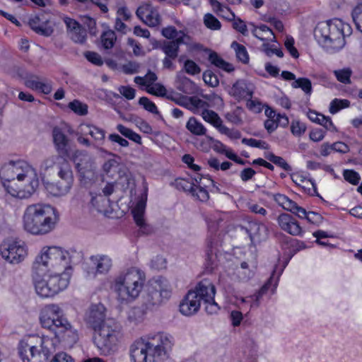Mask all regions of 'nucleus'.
I'll use <instances>...</instances> for the list:
<instances>
[{"mask_svg":"<svg viewBox=\"0 0 362 362\" xmlns=\"http://www.w3.org/2000/svg\"><path fill=\"white\" fill-rule=\"evenodd\" d=\"M173 337L165 332L151 334L130 346L132 362H165L173 346Z\"/></svg>","mask_w":362,"mask_h":362,"instance_id":"nucleus-1","label":"nucleus"},{"mask_svg":"<svg viewBox=\"0 0 362 362\" xmlns=\"http://www.w3.org/2000/svg\"><path fill=\"white\" fill-rule=\"evenodd\" d=\"M22 218L23 229L27 233L43 235L54 229L59 221V214L50 204L36 203L25 208Z\"/></svg>","mask_w":362,"mask_h":362,"instance_id":"nucleus-2","label":"nucleus"},{"mask_svg":"<svg viewBox=\"0 0 362 362\" xmlns=\"http://www.w3.org/2000/svg\"><path fill=\"white\" fill-rule=\"evenodd\" d=\"M40 322L43 328L52 331L58 341L65 346H71L77 342L78 331L71 325L58 305H45L40 312Z\"/></svg>","mask_w":362,"mask_h":362,"instance_id":"nucleus-3","label":"nucleus"},{"mask_svg":"<svg viewBox=\"0 0 362 362\" xmlns=\"http://www.w3.org/2000/svg\"><path fill=\"white\" fill-rule=\"evenodd\" d=\"M81 254L76 250H66L57 246H45L36 256L32 269L49 272H62L71 269V265L81 259Z\"/></svg>","mask_w":362,"mask_h":362,"instance_id":"nucleus-4","label":"nucleus"},{"mask_svg":"<svg viewBox=\"0 0 362 362\" xmlns=\"http://www.w3.org/2000/svg\"><path fill=\"white\" fill-rule=\"evenodd\" d=\"M351 26L338 18L320 22L314 30V37L327 52L335 53L345 45V37L351 34Z\"/></svg>","mask_w":362,"mask_h":362,"instance_id":"nucleus-5","label":"nucleus"},{"mask_svg":"<svg viewBox=\"0 0 362 362\" xmlns=\"http://www.w3.org/2000/svg\"><path fill=\"white\" fill-rule=\"evenodd\" d=\"M146 281L144 272L132 267L121 272L112 283V289L121 303H131L136 299L143 290Z\"/></svg>","mask_w":362,"mask_h":362,"instance_id":"nucleus-6","label":"nucleus"},{"mask_svg":"<svg viewBox=\"0 0 362 362\" xmlns=\"http://www.w3.org/2000/svg\"><path fill=\"white\" fill-rule=\"evenodd\" d=\"M17 182L28 181L29 184L18 186L17 182L4 184L6 192L13 197L27 199L31 197L39 185V179L36 170L25 160L14 161Z\"/></svg>","mask_w":362,"mask_h":362,"instance_id":"nucleus-7","label":"nucleus"},{"mask_svg":"<svg viewBox=\"0 0 362 362\" xmlns=\"http://www.w3.org/2000/svg\"><path fill=\"white\" fill-rule=\"evenodd\" d=\"M48 337L28 336L20 341L18 353L22 362H47L52 354Z\"/></svg>","mask_w":362,"mask_h":362,"instance_id":"nucleus-8","label":"nucleus"},{"mask_svg":"<svg viewBox=\"0 0 362 362\" xmlns=\"http://www.w3.org/2000/svg\"><path fill=\"white\" fill-rule=\"evenodd\" d=\"M122 337L120 325L112 318H108L102 327L94 331L93 341L100 354L105 356L115 351Z\"/></svg>","mask_w":362,"mask_h":362,"instance_id":"nucleus-9","label":"nucleus"},{"mask_svg":"<svg viewBox=\"0 0 362 362\" xmlns=\"http://www.w3.org/2000/svg\"><path fill=\"white\" fill-rule=\"evenodd\" d=\"M59 180L57 182L44 181L43 185L47 192L54 197L67 194L74 184V174L70 163L62 164L57 172Z\"/></svg>","mask_w":362,"mask_h":362,"instance_id":"nucleus-10","label":"nucleus"},{"mask_svg":"<svg viewBox=\"0 0 362 362\" xmlns=\"http://www.w3.org/2000/svg\"><path fill=\"white\" fill-rule=\"evenodd\" d=\"M0 255L6 262L16 264L25 259L28 250L25 244L21 240H7L1 244Z\"/></svg>","mask_w":362,"mask_h":362,"instance_id":"nucleus-11","label":"nucleus"},{"mask_svg":"<svg viewBox=\"0 0 362 362\" xmlns=\"http://www.w3.org/2000/svg\"><path fill=\"white\" fill-rule=\"evenodd\" d=\"M171 293L172 288L169 281L165 278L159 277L153 282L149 291V303L153 305H158L168 300Z\"/></svg>","mask_w":362,"mask_h":362,"instance_id":"nucleus-12","label":"nucleus"},{"mask_svg":"<svg viewBox=\"0 0 362 362\" xmlns=\"http://www.w3.org/2000/svg\"><path fill=\"white\" fill-rule=\"evenodd\" d=\"M136 16L149 27H156L161 23V17L156 7L150 3L140 5L136 11Z\"/></svg>","mask_w":362,"mask_h":362,"instance_id":"nucleus-13","label":"nucleus"},{"mask_svg":"<svg viewBox=\"0 0 362 362\" xmlns=\"http://www.w3.org/2000/svg\"><path fill=\"white\" fill-rule=\"evenodd\" d=\"M90 268L87 271L88 276L95 277L98 274H107L112 265V259L106 255H92L89 258Z\"/></svg>","mask_w":362,"mask_h":362,"instance_id":"nucleus-14","label":"nucleus"},{"mask_svg":"<svg viewBox=\"0 0 362 362\" xmlns=\"http://www.w3.org/2000/svg\"><path fill=\"white\" fill-rule=\"evenodd\" d=\"M79 156H88L87 153L76 150L72 156V160L76 163V167L79 173L81 183L85 187H89L95 181L97 175L90 165V168L86 169L83 164L78 162V158Z\"/></svg>","mask_w":362,"mask_h":362,"instance_id":"nucleus-15","label":"nucleus"},{"mask_svg":"<svg viewBox=\"0 0 362 362\" xmlns=\"http://www.w3.org/2000/svg\"><path fill=\"white\" fill-rule=\"evenodd\" d=\"M105 311V306L101 303L92 305L90 307L86 316V321L94 331L102 327L108 319L106 318Z\"/></svg>","mask_w":362,"mask_h":362,"instance_id":"nucleus-16","label":"nucleus"},{"mask_svg":"<svg viewBox=\"0 0 362 362\" xmlns=\"http://www.w3.org/2000/svg\"><path fill=\"white\" fill-rule=\"evenodd\" d=\"M49 272L33 269V281L36 293L42 298L52 297Z\"/></svg>","mask_w":362,"mask_h":362,"instance_id":"nucleus-17","label":"nucleus"},{"mask_svg":"<svg viewBox=\"0 0 362 362\" xmlns=\"http://www.w3.org/2000/svg\"><path fill=\"white\" fill-rule=\"evenodd\" d=\"M71 274V269H66L58 273L54 271H52L48 273L50 281L49 286L52 290V297L68 286Z\"/></svg>","mask_w":362,"mask_h":362,"instance_id":"nucleus-18","label":"nucleus"},{"mask_svg":"<svg viewBox=\"0 0 362 362\" xmlns=\"http://www.w3.org/2000/svg\"><path fill=\"white\" fill-rule=\"evenodd\" d=\"M242 231L247 233L252 243H256L264 240L267 233L265 225L255 221H247L240 226Z\"/></svg>","mask_w":362,"mask_h":362,"instance_id":"nucleus-19","label":"nucleus"},{"mask_svg":"<svg viewBox=\"0 0 362 362\" xmlns=\"http://www.w3.org/2000/svg\"><path fill=\"white\" fill-rule=\"evenodd\" d=\"M52 138L57 152L63 156H69L71 140L63 130L59 127H54L52 130Z\"/></svg>","mask_w":362,"mask_h":362,"instance_id":"nucleus-20","label":"nucleus"},{"mask_svg":"<svg viewBox=\"0 0 362 362\" xmlns=\"http://www.w3.org/2000/svg\"><path fill=\"white\" fill-rule=\"evenodd\" d=\"M201 305V300L196 296L194 292L190 290L185 295L180 303V312L185 316H191L196 314Z\"/></svg>","mask_w":362,"mask_h":362,"instance_id":"nucleus-21","label":"nucleus"},{"mask_svg":"<svg viewBox=\"0 0 362 362\" xmlns=\"http://www.w3.org/2000/svg\"><path fill=\"white\" fill-rule=\"evenodd\" d=\"M279 227L285 232L294 235H301L303 229L298 222L288 214H281L277 218Z\"/></svg>","mask_w":362,"mask_h":362,"instance_id":"nucleus-22","label":"nucleus"},{"mask_svg":"<svg viewBox=\"0 0 362 362\" xmlns=\"http://www.w3.org/2000/svg\"><path fill=\"white\" fill-rule=\"evenodd\" d=\"M191 292H194L196 296L202 301H211L214 298L216 293V288L213 283L204 279L200 281L194 287V289L190 290Z\"/></svg>","mask_w":362,"mask_h":362,"instance_id":"nucleus-23","label":"nucleus"},{"mask_svg":"<svg viewBox=\"0 0 362 362\" xmlns=\"http://www.w3.org/2000/svg\"><path fill=\"white\" fill-rule=\"evenodd\" d=\"M229 93L238 100L252 98V86L245 80H238L233 85Z\"/></svg>","mask_w":362,"mask_h":362,"instance_id":"nucleus-24","label":"nucleus"},{"mask_svg":"<svg viewBox=\"0 0 362 362\" xmlns=\"http://www.w3.org/2000/svg\"><path fill=\"white\" fill-rule=\"evenodd\" d=\"M81 132L84 134L90 135L98 145L103 144L105 139V131L90 124H81Z\"/></svg>","mask_w":362,"mask_h":362,"instance_id":"nucleus-25","label":"nucleus"},{"mask_svg":"<svg viewBox=\"0 0 362 362\" xmlns=\"http://www.w3.org/2000/svg\"><path fill=\"white\" fill-rule=\"evenodd\" d=\"M64 163H69L66 158L61 155H52L45 158L40 164V170L47 172L54 167H57L58 170H60L62 164Z\"/></svg>","mask_w":362,"mask_h":362,"instance_id":"nucleus-26","label":"nucleus"},{"mask_svg":"<svg viewBox=\"0 0 362 362\" xmlns=\"http://www.w3.org/2000/svg\"><path fill=\"white\" fill-rule=\"evenodd\" d=\"M0 178L9 184L16 182L14 161H9L2 165L0 170Z\"/></svg>","mask_w":362,"mask_h":362,"instance_id":"nucleus-27","label":"nucleus"},{"mask_svg":"<svg viewBox=\"0 0 362 362\" xmlns=\"http://www.w3.org/2000/svg\"><path fill=\"white\" fill-rule=\"evenodd\" d=\"M29 25L36 33L46 37L50 36L53 33V29L51 27L40 23V18L38 16L30 19Z\"/></svg>","mask_w":362,"mask_h":362,"instance_id":"nucleus-28","label":"nucleus"},{"mask_svg":"<svg viewBox=\"0 0 362 362\" xmlns=\"http://www.w3.org/2000/svg\"><path fill=\"white\" fill-rule=\"evenodd\" d=\"M263 193L267 197L272 198L280 206L285 210L290 211L295 206V202L290 199L288 197L282 194H273L269 192L264 191Z\"/></svg>","mask_w":362,"mask_h":362,"instance_id":"nucleus-29","label":"nucleus"},{"mask_svg":"<svg viewBox=\"0 0 362 362\" xmlns=\"http://www.w3.org/2000/svg\"><path fill=\"white\" fill-rule=\"evenodd\" d=\"M185 127L192 134L195 136H205L207 132L203 124L194 117H189Z\"/></svg>","mask_w":362,"mask_h":362,"instance_id":"nucleus-30","label":"nucleus"},{"mask_svg":"<svg viewBox=\"0 0 362 362\" xmlns=\"http://www.w3.org/2000/svg\"><path fill=\"white\" fill-rule=\"evenodd\" d=\"M200 115L205 122L213 125L218 131L223 124L221 118L214 110L204 109Z\"/></svg>","mask_w":362,"mask_h":362,"instance_id":"nucleus-31","label":"nucleus"},{"mask_svg":"<svg viewBox=\"0 0 362 362\" xmlns=\"http://www.w3.org/2000/svg\"><path fill=\"white\" fill-rule=\"evenodd\" d=\"M209 2L211 6L213 7L214 11L223 18H225L228 21L234 19L235 13L232 12L229 8L223 6L217 0H209Z\"/></svg>","mask_w":362,"mask_h":362,"instance_id":"nucleus-32","label":"nucleus"},{"mask_svg":"<svg viewBox=\"0 0 362 362\" xmlns=\"http://www.w3.org/2000/svg\"><path fill=\"white\" fill-rule=\"evenodd\" d=\"M209 60L212 64H214L216 67L221 69L227 72H230L234 70V68L231 64H229L224 61L216 52H212L209 54Z\"/></svg>","mask_w":362,"mask_h":362,"instance_id":"nucleus-33","label":"nucleus"},{"mask_svg":"<svg viewBox=\"0 0 362 362\" xmlns=\"http://www.w3.org/2000/svg\"><path fill=\"white\" fill-rule=\"evenodd\" d=\"M272 281V277L269 279L267 283H266L256 293L250 296V308H257L260 305V300L262 296L267 291Z\"/></svg>","mask_w":362,"mask_h":362,"instance_id":"nucleus-34","label":"nucleus"},{"mask_svg":"<svg viewBox=\"0 0 362 362\" xmlns=\"http://www.w3.org/2000/svg\"><path fill=\"white\" fill-rule=\"evenodd\" d=\"M146 208V201L141 199L139 200L134 208L132 210V213L134 217V220L136 224H141L144 221V215Z\"/></svg>","mask_w":362,"mask_h":362,"instance_id":"nucleus-35","label":"nucleus"},{"mask_svg":"<svg viewBox=\"0 0 362 362\" xmlns=\"http://www.w3.org/2000/svg\"><path fill=\"white\" fill-rule=\"evenodd\" d=\"M103 47L109 49L113 47L116 40V34L112 30H107L103 33L100 37Z\"/></svg>","mask_w":362,"mask_h":362,"instance_id":"nucleus-36","label":"nucleus"},{"mask_svg":"<svg viewBox=\"0 0 362 362\" xmlns=\"http://www.w3.org/2000/svg\"><path fill=\"white\" fill-rule=\"evenodd\" d=\"M265 157L270 162L284 169L285 171L291 172L292 170L291 166L282 157L276 156L272 152L266 153Z\"/></svg>","mask_w":362,"mask_h":362,"instance_id":"nucleus-37","label":"nucleus"},{"mask_svg":"<svg viewBox=\"0 0 362 362\" xmlns=\"http://www.w3.org/2000/svg\"><path fill=\"white\" fill-rule=\"evenodd\" d=\"M160 49L164 52L165 56L173 59H176L178 56V47L170 41H164L160 47Z\"/></svg>","mask_w":362,"mask_h":362,"instance_id":"nucleus-38","label":"nucleus"},{"mask_svg":"<svg viewBox=\"0 0 362 362\" xmlns=\"http://www.w3.org/2000/svg\"><path fill=\"white\" fill-rule=\"evenodd\" d=\"M294 88H301L306 95H310L312 93V83L310 79L307 78H299L295 80L292 83Z\"/></svg>","mask_w":362,"mask_h":362,"instance_id":"nucleus-39","label":"nucleus"},{"mask_svg":"<svg viewBox=\"0 0 362 362\" xmlns=\"http://www.w3.org/2000/svg\"><path fill=\"white\" fill-rule=\"evenodd\" d=\"M187 105L186 107L192 110L194 113H197L198 109L203 108L204 110L207 106V103L201 100L197 97L187 98Z\"/></svg>","mask_w":362,"mask_h":362,"instance_id":"nucleus-40","label":"nucleus"},{"mask_svg":"<svg viewBox=\"0 0 362 362\" xmlns=\"http://www.w3.org/2000/svg\"><path fill=\"white\" fill-rule=\"evenodd\" d=\"M231 47L235 51L236 57L240 61L244 64L248 62L249 56L246 48L243 45L238 43L237 42H233Z\"/></svg>","mask_w":362,"mask_h":362,"instance_id":"nucleus-41","label":"nucleus"},{"mask_svg":"<svg viewBox=\"0 0 362 362\" xmlns=\"http://www.w3.org/2000/svg\"><path fill=\"white\" fill-rule=\"evenodd\" d=\"M214 243L211 239L207 240V250L206 251V266L209 269H212L216 264V255L213 250Z\"/></svg>","mask_w":362,"mask_h":362,"instance_id":"nucleus-42","label":"nucleus"},{"mask_svg":"<svg viewBox=\"0 0 362 362\" xmlns=\"http://www.w3.org/2000/svg\"><path fill=\"white\" fill-rule=\"evenodd\" d=\"M175 186L177 189L188 192L192 194V192H194V189L196 185L191 182L189 180L177 178L175 180Z\"/></svg>","mask_w":362,"mask_h":362,"instance_id":"nucleus-43","label":"nucleus"},{"mask_svg":"<svg viewBox=\"0 0 362 362\" xmlns=\"http://www.w3.org/2000/svg\"><path fill=\"white\" fill-rule=\"evenodd\" d=\"M204 24L207 28L213 30H218L221 28V22L214 16L209 13L204 16Z\"/></svg>","mask_w":362,"mask_h":362,"instance_id":"nucleus-44","label":"nucleus"},{"mask_svg":"<svg viewBox=\"0 0 362 362\" xmlns=\"http://www.w3.org/2000/svg\"><path fill=\"white\" fill-rule=\"evenodd\" d=\"M70 38L76 43L83 44L86 39V31L82 26L68 33Z\"/></svg>","mask_w":362,"mask_h":362,"instance_id":"nucleus-45","label":"nucleus"},{"mask_svg":"<svg viewBox=\"0 0 362 362\" xmlns=\"http://www.w3.org/2000/svg\"><path fill=\"white\" fill-rule=\"evenodd\" d=\"M350 105V101L348 100H341L335 98L334 99L329 105V112L331 114H336L340 110L349 107Z\"/></svg>","mask_w":362,"mask_h":362,"instance_id":"nucleus-46","label":"nucleus"},{"mask_svg":"<svg viewBox=\"0 0 362 362\" xmlns=\"http://www.w3.org/2000/svg\"><path fill=\"white\" fill-rule=\"evenodd\" d=\"M292 180L294 183H296L298 186H302L304 189L307 187L306 185H310L314 192H317V187L315 181L310 179H307L305 177L301 175H294L292 176Z\"/></svg>","mask_w":362,"mask_h":362,"instance_id":"nucleus-47","label":"nucleus"},{"mask_svg":"<svg viewBox=\"0 0 362 362\" xmlns=\"http://www.w3.org/2000/svg\"><path fill=\"white\" fill-rule=\"evenodd\" d=\"M334 74L337 79L343 83L349 84L351 83V76L352 71L349 68L334 71Z\"/></svg>","mask_w":362,"mask_h":362,"instance_id":"nucleus-48","label":"nucleus"},{"mask_svg":"<svg viewBox=\"0 0 362 362\" xmlns=\"http://www.w3.org/2000/svg\"><path fill=\"white\" fill-rule=\"evenodd\" d=\"M242 143L250 147L258 148L261 149L269 148V145L266 141L262 140H257L252 138H243L242 139Z\"/></svg>","mask_w":362,"mask_h":362,"instance_id":"nucleus-49","label":"nucleus"},{"mask_svg":"<svg viewBox=\"0 0 362 362\" xmlns=\"http://www.w3.org/2000/svg\"><path fill=\"white\" fill-rule=\"evenodd\" d=\"M242 112V109L240 107H237L233 112H227L225 115L226 119L236 125H240L243 123V119L240 117V114Z\"/></svg>","mask_w":362,"mask_h":362,"instance_id":"nucleus-50","label":"nucleus"},{"mask_svg":"<svg viewBox=\"0 0 362 362\" xmlns=\"http://www.w3.org/2000/svg\"><path fill=\"white\" fill-rule=\"evenodd\" d=\"M351 15L356 28L362 33V4L354 8Z\"/></svg>","mask_w":362,"mask_h":362,"instance_id":"nucleus-51","label":"nucleus"},{"mask_svg":"<svg viewBox=\"0 0 362 362\" xmlns=\"http://www.w3.org/2000/svg\"><path fill=\"white\" fill-rule=\"evenodd\" d=\"M139 104L144 107V108L149 112L155 115H158L159 111L154 103L151 101L146 97H141L139 100Z\"/></svg>","mask_w":362,"mask_h":362,"instance_id":"nucleus-52","label":"nucleus"},{"mask_svg":"<svg viewBox=\"0 0 362 362\" xmlns=\"http://www.w3.org/2000/svg\"><path fill=\"white\" fill-rule=\"evenodd\" d=\"M343 176L346 181L354 185H358L361 180L359 174L354 170H344Z\"/></svg>","mask_w":362,"mask_h":362,"instance_id":"nucleus-53","label":"nucleus"},{"mask_svg":"<svg viewBox=\"0 0 362 362\" xmlns=\"http://www.w3.org/2000/svg\"><path fill=\"white\" fill-rule=\"evenodd\" d=\"M90 195L92 196L91 204L98 211L102 212L104 210L106 204L109 202V199H106L101 194L93 196V194L90 193Z\"/></svg>","mask_w":362,"mask_h":362,"instance_id":"nucleus-54","label":"nucleus"},{"mask_svg":"<svg viewBox=\"0 0 362 362\" xmlns=\"http://www.w3.org/2000/svg\"><path fill=\"white\" fill-rule=\"evenodd\" d=\"M69 107L79 115H85L88 112V107L78 100H74L69 104Z\"/></svg>","mask_w":362,"mask_h":362,"instance_id":"nucleus-55","label":"nucleus"},{"mask_svg":"<svg viewBox=\"0 0 362 362\" xmlns=\"http://www.w3.org/2000/svg\"><path fill=\"white\" fill-rule=\"evenodd\" d=\"M144 319V312L139 308H132L128 315V320L129 322L134 324H138L141 322Z\"/></svg>","mask_w":362,"mask_h":362,"instance_id":"nucleus-56","label":"nucleus"},{"mask_svg":"<svg viewBox=\"0 0 362 362\" xmlns=\"http://www.w3.org/2000/svg\"><path fill=\"white\" fill-rule=\"evenodd\" d=\"M204 81L211 87H216L219 84V81L217 77L211 71H206L203 74Z\"/></svg>","mask_w":362,"mask_h":362,"instance_id":"nucleus-57","label":"nucleus"},{"mask_svg":"<svg viewBox=\"0 0 362 362\" xmlns=\"http://www.w3.org/2000/svg\"><path fill=\"white\" fill-rule=\"evenodd\" d=\"M194 192H192V196L201 202H206L209 199L208 191L204 187L195 186Z\"/></svg>","mask_w":362,"mask_h":362,"instance_id":"nucleus-58","label":"nucleus"},{"mask_svg":"<svg viewBox=\"0 0 362 362\" xmlns=\"http://www.w3.org/2000/svg\"><path fill=\"white\" fill-rule=\"evenodd\" d=\"M184 69L186 73L189 75H196L201 72L199 66L194 61L190 59L185 61Z\"/></svg>","mask_w":362,"mask_h":362,"instance_id":"nucleus-59","label":"nucleus"},{"mask_svg":"<svg viewBox=\"0 0 362 362\" xmlns=\"http://www.w3.org/2000/svg\"><path fill=\"white\" fill-rule=\"evenodd\" d=\"M306 130V127L303 123H301L298 120H293L291 124V131L294 136H300Z\"/></svg>","mask_w":362,"mask_h":362,"instance_id":"nucleus-60","label":"nucleus"},{"mask_svg":"<svg viewBox=\"0 0 362 362\" xmlns=\"http://www.w3.org/2000/svg\"><path fill=\"white\" fill-rule=\"evenodd\" d=\"M147 92L156 96L163 97L166 95L167 90L163 85L155 83L147 88Z\"/></svg>","mask_w":362,"mask_h":362,"instance_id":"nucleus-61","label":"nucleus"},{"mask_svg":"<svg viewBox=\"0 0 362 362\" xmlns=\"http://www.w3.org/2000/svg\"><path fill=\"white\" fill-rule=\"evenodd\" d=\"M221 134H225L231 139H238L241 137V133L236 129H230L224 124L221 127L218 131Z\"/></svg>","mask_w":362,"mask_h":362,"instance_id":"nucleus-62","label":"nucleus"},{"mask_svg":"<svg viewBox=\"0 0 362 362\" xmlns=\"http://www.w3.org/2000/svg\"><path fill=\"white\" fill-rule=\"evenodd\" d=\"M88 61L96 66H101L103 64V61L100 55L95 52H86L84 54Z\"/></svg>","mask_w":362,"mask_h":362,"instance_id":"nucleus-63","label":"nucleus"},{"mask_svg":"<svg viewBox=\"0 0 362 362\" xmlns=\"http://www.w3.org/2000/svg\"><path fill=\"white\" fill-rule=\"evenodd\" d=\"M284 45L290 54L295 59L298 58L299 54L297 49L294 47V39L292 37H287Z\"/></svg>","mask_w":362,"mask_h":362,"instance_id":"nucleus-64","label":"nucleus"}]
</instances>
